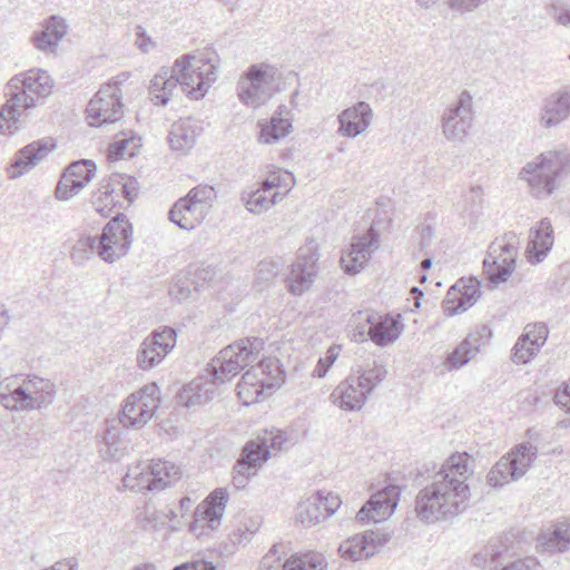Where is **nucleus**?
Here are the masks:
<instances>
[{"label": "nucleus", "mask_w": 570, "mask_h": 570, "mask_svg": "<svg viewBox=\"0 0 570 570\" xmlns=\"http://www.w3.org/2000/svg\"><path fill=\"white\" fill-rule=\"evenodd\" d=\"M472 473L471 456L466 452L446 459L431 483L416 495L417 518L431 524L460 515L469 504L470 489L466 481Z\"/></svg>", "instance_id": "1"}, {"label": "nucleus", "mask_w": 570, "mask_h": 570, "mask_svg": "<svg viewBox=\"0 0 570 570\" xmlns=\"http://www.w3.org/2000/svg\"><path fill=\"white\" fill-rule=\"evenodd\" d=\"M264 342L258 337H246L229 344L205 368L203 383L191 382L179 395L186 407L202 405L213 399L214 386L225 384L246 366L258 361Z\"/></svg>", "instance_id": "2"}, {"label": "nucleus", "mask_w": 570, "mask_h": 570, "mask_svg": "<svg viewBox=\"0 0 570 570\" xmlns=\"http://www.w3.org/2000/svg\"><path fill=\"white\" fill-rule=\"evenodd\" d=\"M217 65L210 58L185 55L171 70L163 69L150 80L149 95L155 105L165 106L179 86L193 99H200L215 82Z\"/></svg>", "instance_id": "3"}, {"label": "nucleus", "mask_w": 570, "mask_h": 570, "mask_svg": "<svg viewBox=\"0 0 570 570\" xmlns=\"http://www.w3.org/2000/svg\"><path fill=\"white\" fill-rule=\"evenodd\" d=\"M132 240L131 224L125 215L118 214L106 224L100 236L78 239L71 249V258L82 264L97 254L102 261L114 263L127 255Z\"/></svg>", "instance_id": "4"}, {"label": "nucleus", "mask_w": 570, "mask_h": 570, "mask_svg": "<svg viewBox=\"0 0 570 570\" xmlns=\"http://www.w3.org/2000/svg\"><path fill=\"white\" fill-rule=\"evenodd\" d=\"M569 170L570 150L553 149L527 163L520 171V178L528 183L532 196L547 198L557 189V180Z\"/></svg>", "instance_id": "5"}, {"label": "nucleus", "mask_w": 570, "mask_h": 570, "mask_svg": "<svg viewBox=\"0 0 570 570\" xmlns=\"http://www.w3.org/2000/svg\"><path fill=\"white\" fill-rule=\"evenodd\" d=\"M283 79V73L276 66L267 62L253 63L237 81V98L246 107L257 109L282 91Z\"/></svg>", "instance_id": "6"}, {"label": "nucleus", "mask_w": 570, "mask_h": 570, "mask_svg": "<svg viewBox=\"0 0 570 570\" xmlns=\"http://www.w3.org/2000/svg\"><path fill=\"white\" fill-rule=\"evenodd\" d=\"M386 375L387 370L382 364L374 363L370 368L358 367L334 389L331 397L344 411H360Z\"/></svg>", "instance_id": "7"}, {"label": "nucleus", "mask_w": 570, "mask_h": 570, "mask_svg": "<svg viewBox=\"0 0 570 570\" xmlns=\"http://www.w3.org/2000/svg\"><path fill=\"white\" fill-rule=\"evenodd\" d=\"M128 79L122 73L108 83L101 86L98 92L91 98L87 106L88 122L92 127H100L107 124L119 121L124 116V104L121 102V90L119 86Z\"/></svg>", "instance_id": "8"}, {"label": "nucleus", "mask_w": 570, "mask_h": 570, "mask_svg": "<svg viewBox=\"0 0 570 570\" xmlns=\"http://www.w3.org/2000/svg\"><path fill=\"white\" fill-rule=\"evenodd\" d=\"M53 80L51 76L42 69H31L24 73L13 76L6 86V96H12L13 101H18L23 110L32 109L37 106L36 98H47L51 95Z\"/></svg>", "instance_id": "9"}, {"label": "nucleus", "mask_w": 570, "mask_h": 570, "mask_svg": "<svg viewBox=\"0 0 570 570\" xmlns=\"http://www.w3.org/2000/svg\"><path fill=\"white\" fill-rule=\"evenodd\" d=\"M160 405V390L150 383L131 393L124 401L119 413V424L126 429H141L155 415Z\"/></svg>", "instance_id": "10"}, {"label": "nucleus", "mask_w": 570, "mask_h": 570, "mask_svg": "<svg viewBox=\"0 0 570 570\" xmlns=\"http://www.w3.org/2000/svg\"><path fill=\"white\" fill-rule=\"evenodd\" d=\"M518 236L507 233L502 238L491 243L483 268L487 278L492 284L507 282L515 268L518 256Z\"/></svg>", "instance_id": "11"}, {"label": "nucleus", "mask_w": 570, "mask_h": 570, "mask_svg": "<svg viewBox=\"0 0 570 570\" xmlns=\"http://www.w3.org/2000/svg\"><path fill=\"white\" fill-rule=\"evenodd\" d=\"M442 134L449 141L462 142L473 126V98L463 90L441 117Z\"/></svg>", "instance_id": "12"}, {"label": "nucleus", "mask_w": 570, "mask_h": 570, "mask_svg": "<svg viewBox=\"0 0 570 570\" xmlns=\"http://www.w3.org/2000/svg\"><path fill=\"white\" fill-rule=\"evenodd\" d=\"M535 458V449L521 444L515 451L502 456L488 474V483L493 487H503L511 481L523 476Z\"/></svg>", "instance_id": "13"}, {"label": "nucleus", "mask_w": 570, "mask_h": 570, "mask_svg": "<svg viewBox=\"0 0 570 570\" xmlns=\"http://www.w3.org/2000/svg\"><path fill=\"white\" fill-rule=\"evenodd\" d=\"M177 334L171 327L156 330L140 343L137 351V366L142 371L156 367L176 345Z\"/></svg>", "instance_id": "14"}, {"label": "nucleus", "mask_w": 570, "mask_h": 570, "mask_svg": "<svg viewBox=\"0 0 570 570\" xmlns=\"http://www.w3.org/2000/svg\"><path fill=\"white\" fill-rule=\"evenodd\" d=\"M380 236L374 228L366 234L353 237L348 248L342 252L341 266L346 274L356 275L368 264L372 254L379 248Z\"/></svg>", "instance_id": "15"}, {"label": "nucleus", "mask_w": 570, "mask_h": 570, "mask_svg": "<svg viewBox=\"0 0 570 570\" xmlns=\"http://www.w3.org/2000/svg\"><path fill=\"white\" fill-rule=\"evenodd\" d=\"M570 118V86L561 87L542 99L538 115L539 127L549 130Z\"/></svg>", "instance_id": "16"}, {"label": "nucleus", "mask_w": 570, "mask_h": 570, "mask_svg": "<svg viewBox=\"0 0 570 570\" xmlns=\"http://www.w3.org/2000/svg\"><path fill=\"white\" fill-rule=\"evenodd\" d=\"M96 170V164L91 160L73 161L62 174L56 188V197L59 200H69L94 178Z\"/></svg>", "instance_id": "17"}, {"label": "nucleus", "mask_w": 570, "mask_h": 570, "mask_svg": "<svg viewBox=\"0 0 570 570\" xmlns=\"http://www.w3.org/2000/svg\"><path fill=\"white\" fill-rule=\"evenodd\" d=\"M401 489L396 485H386L374 493L356 514L358 521L380 523L391 517L399 503Z\"/></svg>", "instance_id": "18"}, {"label": "nucleus", "mask_w": 570, "mask_h": 570, "mask_svg": "<svg viewBox=\"0 0 570 570\" xmlns=\"http://www.w3.org/2000/svg\"><path fill=\"white\" fill-rule=\"evenodd\" d=\"M227 502V490L224 488L215 489L195 509L194 521L190 523V530L196 532L198 528L216 529L220 524V519L224 515Z\"/></svg>", "instance_id": "19"}, {"label": "nucleus", "mask_w": 570, "mask_h": 570, "mask_svg": "<svg viewBox=\"0 0 570 570\" xmlns=\"http://www.w3.org/2000/svg\"><path fill=\"white\" fill-rule=\"evenodd\" d=\"M318 255L314 250L301 253L292 264V269L286 278L287 289L291 294L301 296L311 289L317 276Z\"/></svg>", "instance_id": "20"}, {"label": "nucleus", "mask_w": 570, "mask_h": 570, "mask_svg": "<svg viewBox=\"0 0 570 570\" xmlns=\"http://www.w3.org/2000/svg\"><path fill=\"white\" fill-rule=\"evenodd\" d=\"M372 120L373 110L371 106L365 101H358L337 116L340 125L337 134L343 137L355 138L367 130Z\"/></svg>", "instance_id": "21"}, {"label": "nucleus", "mask_w": 570, "mask_h": 570, "mask_svg": "<svg viewBox=\"0 0 570 570\" xmlns=\"http://www.w3.org/2000/svg\"><path fill=\"white\" fill-rule=\"evenodd\" d=\"M121 424L115 420L106 422L99 453L105 461H120L128 454L130 439L129 433Z\"/></svg>", "instance_id": "22"}, {"label": "nucleus", "mask_w": 570, "mask_h": 570, "mask_svg": "<svg viewBox=\"0 0 570 570\" xmlns=\"http://www.w3.org/2000/svg\"><path fill=\"white\" fill-rule=\"evenodd\" d=\"M20 385L30 411L50 406L57 395V386L49 379L32 375L24 379Z\"/></svg>", "instance_id": "23"}, {"label": "nucleus", "mask_w": 570, "mask_h": 570, "mask_svg": "<svg viewBox=\"0 0 570 570\" xmlns=\"http://www.w3.org/2000/svg\"><path fill=\"white\" fill-rule=\"evenodd\" d=\"M479 286L475 279H470L469 284L461 281L451 286L442 302L444 314L453 316L471 307L479 297Z\"/></svg>", "instance_id": "24"}, {"label": "nucleus", "mask_w": 570, "mask_h": 570, "mask_svg": "<svg viewBox=\"0 0 570 570\" xmlns=\"http://www.w3.org/2000/svg\"><path fill=\"white\" fill-rule=\"evenodd\" d=\"M68 32V24L65 18L52 14L42 23V29L32 36L35 47L42 52H56L59 42Z\"/></svg>", "instance_id": "25"}, {"label": "nucleus", "mask_w": 570, "mask_h": 570, "mask_svg": "<svg viewBox=\"0 0 570 570\" xmlns=\"http://www.w3.org/2000/svg\"><path fill=\"white\" fill-rule=\"evenodd\" d=\"M366 322L370 324L367 334L379 346H386L395 342L403 331V325L391 315L368 314Z\"/></svg>", "instance_id": "26"}, {"label": "nucleus", "mask_w": 570, "mask_h": 570, "mask_svg": "<svg viewBox=\"0 0 570 570\" xmlns=\"http://www.w3.org/2000/svg\"><path fill=\"white\" fill-rule=\"evenodd\" d=\"M208 210L186 197L179 198L168 213L170 222L185 230H191L203 223Z\"/></svg>", "instance_id": "27"}, {"label": "nucleus", "mask_w": 570, "mask_h": 570, "mask_svg": "<svg viewBox=\"0 0 570 570\" xmlns=\"http://www.w3.org/2000/svg\"><path fill=\"white\" fill-rule=\"evenodd\" d=\"M529 238L527 258L530 263H540L553 245V229L549 219H541L539 225L530 230Z\"/></svg>", "instance_id": "28"}, {"label": "nucleus", "mask_w": 570, "mask_h": 570, "mask_svg": "<svg viewBox=\"0 0 570 570\" xmlns=\"http://www.w3.org/2000/svg\"><path fill=\"white\" fill-rule=\"evenodd\" d=\"M200 132L202 126L198 120L193 118L179 119L171 125L168 141L171 149L186 153L195 146Z\"/></svg>", "instance_id": "29"}, {"label": "nucleus", "mask_w": 570, "mask_h": 570, "mask_svg": "<svg viewBox=\"0 0 570 570\" xmlns=\"http://www.w3.org/2000/svg\"><path fill=\"white\" fill-rule=\"evenodd\" d=\"M289 114L291 111L287 106L279 105L268 121L259 124V141L275 144L285 138L293 127Z\"/></svg>", "instance_id": "30"}, {"label": "nucleus", "mask_w": 570, "mask_h": 570, "mask_svg": "<svg viewBox=\"0 0 570 570\" xmlns=\"http://www.w3.org/2000/svg\"><path fill=\"white\" fill-rule=\"evenodd\" d=\"M52 139H40L29 144L28 146L20 149L16 156L13 166L18 169V173L12 176L22 175L32 168L38 161L43 159L49 151L55 148Z\"/></svg>", "instance_id": "31"}, {"label": "nucleus", "mask_w": 570, "mask_h": 570, "mask_svg": "<svg viewBox=\"0 0 570 570\" xmlns=\"http://www.w3.org/2000/svg\"><path fill=\"white\" fill-rule=\"evenodd\" d=\"M538 542L549 552H566L570 549V522L559 521L552 530L539 535Z\"/></svg>", "instance_id": "32"}, {"label": "nucleus", "mask_w": 570, "mask_h": 570, "mask_svg": "<svg viewBox=\"0 0 570 570\" xmlns=\"http://www.w3.org/2000/svg\"><path fill=\"white\" fill-rule=\"evenodd\" d=\"M150 470L156 491L165 490L175 484L181 476V470L178 465L166 460H153Z\"/></svg>", "instance_id": "33"}, {"label": "nucleus", "mask_w": 570, "mask_h": 570, "mask_svg": "<svg viewBox=\"0 0 570 570\" xmlns=\"http://www.w3.org/2000/svg\"><path fill=\"white\" fill-rule=\"evenodd\" d=\"M150 463H137L128 468L122 478L124 487L136 492L156 491L151 475Z\"/></svg>", "instance_id": "34"}, {"label": "nucleus", "mask_w": 570, "mask_h": 570, "mask_svg": "<svg viewBox=\"0 0 570 570\" xmlns=\"http://www.w3.org/2000/svg\"><path fill=\"white\" fill-rule=\"evenodd\" d=\"M7 102L0 110V134L13 135L21 125L23 108L18 101L12 100V96H7Z\"/></svg>", "instance_id": "35"}, {"label": "nucleus", "mask_w": 570, "mask_h": 570, "mask_svg": "<svg viewBox=\"0 0 570 570\" xmlns=\"http://www.w3.org/2000/svg\"><path fill=\"white\" fill-rule=\"evenodd\" d=\"M259 371H256V365H252L243 376L237 385L238 395L240 397H249L253 394L257 397L263 393L265 386H272L274 382L266 381L265 377L259 376Z\"/></svg>", "instance_id": "36"}, {"label": "nucleus", "mask_w": 570, "mask_h": 570, "mask_svg": "<svg viewBox=\"0 0 570 570\" xmlns=\"http://www.w3.org/2000/svg\"><path fill=\"white\" fill-rule=\"evenodd\" d=\"M242 199L245 207L253 214H262L283 199L281 193L275 191L272 195H266L264 190H254L243 194Z\"/></svg>", "instance_id": "37"}, {"label": "nucleus", "mask_w": 570, "mask_h": 570, "mask_svg": "<svg viewBox=\"0 0 570 570\" xmlns=\"http://www.w3.org/2000/svg\"><path fill=\"white\" fill-rule=\"evenodd\" d=\"M116 193L112 188V183L102 180L100 187L91 196V204L94 209L102 217H108L114 207L116 206Z\"/></svg>", "instance_id": "38"}, {"label": "nucleus", "mask_w": 570, "mask_h": 570, "mask_svg": "<svg viewBox=\"0 0 570 570\" xmlns=\"http://www.w3.org/2000/svg\"><path fill=\"white\" fill-rule=\"evenodd\" d=\"M326 560L323 554L308 552L294 556L284 563V570H326Z\"/></svg>", "instance_id": "39"}, {"label": "nucleus", "mask_w": 570, "mask_h": 570, "mask_svg": "<svg viewBox=\"0 0 570 570\" xmlns=\"http://www.w3.org/2000/svg\"><path fill=\"white\" fill-rule=\"evenodd\" d=\"M365 542L366 538L362 537V533L355 534L340 544L338 552L342 558L350 559L352 561L368 559L371 558L368 554L370 548H366Z\"/></svg>", "instance_id": "40"}, {"label": "nucleus", "mask_w": 570, "mask_h": 570, "mask_svg": "<svg viewBox=\"0 0 570 570\" xmlns=\"http://www.w3.org/2000/svg\"><path fill=\"white\" fill-rule=\"evenodd\" d=\"M476 338L466 337L449 354L446 363L454 368L464 366L478 352Z\"/></svg>", "instance_id": "41"}, {"label": "nucleus", "mask_w": 570, "mask_h": 570, "mask_svg": "<svg viewBox=\"0 0 570 570\" xmlns=\"http://www.w3.org/2000/svg\"><path fill=\"white\" fill-rule=\"evenodd\" d=\"M242 458L256 468H261L271 458V452L266 440L249 441L243 448Z\"/></svg>", "instance_id": "42"}, {"label": "nucleus", "mask_w": 570, "mask_h": 570, "mask_svg": "<svg viewBox=\"0 0 570 570\" xmlns=\"http://www.w3.org/2000/svg\"><path fill=\"white\" fill-rule=\"evenodd\" d=\"M112 183L115 193L121 191L124 197L131 204L138 195V181L130 176H122L120 174H112L109 178Z\"/></svg>", "instance_id": "43"}, {"label": "nucleus", "mask_w": 570, "mask_h": 570, "mask_svg": "<svg viewBox=\"0 0 570 570\" xmlns=\"http://www.w3.org/2000/svg\"><path fill=\"white\" fill-rule=\"evenodd\" d=\"M325 514L317 511V505L309 498L297 507L296 520L304 527H313L325 520Z\"/></svg>", "instance_id": "44"}, {"label": "nucleus", "mask_w": 570, "mask_h": 570, "mask_svg": "<svg viewBox=\"0 0 570 570\" xmlns=\"http://www.w3.org/2000/svg\"><path fill=\"white\" fill-rule=\"evenodd\" d=\"M502 551L495 543H490L483 547L479 552L473 556V564L482 569L497 568Z\"/></svg>", "instance_id": "45"}, {"label": "nucleus", "mask_w": 570, "mask_h": 570, "mask_svg": "<svg viewBox=\"0 0 570 570\" xmlns=\"http://www.w3.org/2000/svg\"><path fill=\"white\" fill-rule=\"evenodd\" d=\"M392 531L385 528H375L366 530L362 533V537L366 538V548L368 549L370 557L376 554L392 538Z\"/></svg>", "instance_id": "46"}, {"label": "nucleus", "mask_w": 570, "mask_h": 570, "mask_svg": "<svg viewBox=\"0 0 570 570\" xmlns=\"http://www.w3.org/2000/svg\"><path fill=\"white\" fill-rule=\"evenodd\" d=\"M282 269V264L273 258H266L258 263L256 268V281L259 284L273 283Z\"/></svg>", "instance_id": "47"}, {"label": "nucleus", "mask_w": 570, "mask_h": 570, "mask_svg": "<svg viewBox=\"0 0 570 570\" xmlns=\"http://www.w3.org/2000/svg\"><path fill=\"white\" fill-rule=\"evenodd\" d=\"M185 197L209 212L213 207L216 191L209 185H198L191 188Z\"/></svg>", "instance_id": "48"}, {"label": "nucleus", "mask_w": 570, "mask_h": 570, "mask_svg": "<svg viewBox=\"0 0 570 570\" xmlns=\"http://www.w3.org/2000/svg\"><path fill=\"white\" fill-rule=\"evenodd\" d=\"M549 330L543 323L529 324L525 326L523 334L520 336L530 342L532 350H540L547 342Z\"/></svg>", "instance_id": "49"}, {"label": "nucleus", "mask_w": 570, "mask_h": 570, "mask_svg": "<svg viewBox=\"0 0 570 570\" xmlns=\"http://www.w3.org/2000/svg\"><path fill=\"white\" fill-rule=\"evenodd\" d=\"M196 289L194 282L187 276H178L170 286L169 295L173 299L183 303L193 296Z\"/></svg>", "instance_id": "50"}, {"label": "nucleus", "mask_w": 570, "mask_h": 570, "mask_svg": "<svg viewBox=\"0 0 570 570\" xmlns=\"http://www.w3.org/2000/svg\"><path fill=\"white\" fill-rule=\"evenodd\" d=\"M1 404L10 411H30L21 385L8 394H0Z\"/></svg>", "instance_id": "51"}, {"label": "nucleus", "mask_w": 570, "mask_h": 570, "mask_svg": "<svg viewBox=\"0 0 570 570\" xmlns=\"http://www.w3.org/2000/svg\"><path fill=\"white\" fill-rule=\"evenodd\" d=\"M531 343L525 341L524 338L519 337L512 353V361L517 364H525L528 363L538 352L539 350H532Z\"/></svg>", "instance_id": "52"}, {"label": "nucleus", "mask_w": 570, "mask_h": 570, "mask_svg": "<svg viewBox=\"0 0 570 570\" xmlns=\"http://www.w3.org/2000/svg\"><path fill=\"white\" fill-rule=\"evenodd\" d=\"M490 0H445L446 7L456 13L465 14L475 11Z\"/></svg>", "instance_id": "53"}, {"label": "nucleus", "mask_w": 570, "mask_h": 570, "mask_svg": "<svg viewBox=\"0 0 570 570\" xmlns=\"http://www.w3.org/2000/svg\"><path fill=\"white\" fill-rule=\"evenodd\" d=\"M256 371H259V376L265 377L266 381L273 382L276 381L278 375L281 374V368L278 364V360L276 358H266L256 361Z\"/></svg>", "instance_id": "54"}, {"label": "nucleus", "mask_w": 570, "mask_h": 570, "mask_svg": "<svg viewBox=\"0 0 570 570\" xmlns=\"http://www.w3.org/2000/svg\"><path fill=\"white\" fill-rule=\"evenodd\" d=\"M338 353H340L338 346H331L326 352V356L321 357L318 360V362L313 371V375L316 377H320V379L324 377L326 375L328 368L331 367V365L337 358Z\"/></svg>", "instance_id": "55"}, {"label": "nucleus", "mask_w": 570, "mask_h": 570, "mask_svg": "<svg viewBox=\"0 0 570 570\" xmlns=\"http://www.w3.org/2000/svg\"><path fill=\"white\" fill-rule=\"evenodd\" d=\"M271 177L276 188H284L285 193L289 191L294 185V176L288 171H271Z\"/></svg>", "instance_id": "56"}, {"label": "nucleus", "mask_w": 570, "mask_h": 570, "mask_svg": "<svg viewBox=\"0 0 570 570\" xmlns=\"http://www.w3.org/2000/svg\"><path fill=\"white\" fill-rule=\"evenodd\" d=\"M501 570H544L543 567L533 558L519 559L505 566Z\"/></svg>", "instance_id": "57"}, {"label": "nucleus", "mask_w": 570, "mask_h": 570, "mask_svg": "<svg viewBox=\"0 0 570 570\" xmlns=\"http://www.w3.org/2000/svg\"><path fill=\"white\" fill-rule=\"evenodd\" d=\"M551 17L558 24L570 28V8L553 4L551 7Z\"/></svg>", "instance_id": "58"}, {"label": "nucleus", "mask_w": 570, "mask_h": 570, "mask_svg": "<svg viewBox=\"0 0 570 570\" xmlns=\"http://www.w3.org/2000/svg\"><path fill=\"white\" fill-rule=\"evenodd\" d=\"M257 471L258 468L252 465L242 456L236 461V464L234 466V472L239 473L240 475L245 476L248 480L255 476L257 474Z\"/></svg>", "instance_id": "59"}, {"label": "nucleus", "mask_w": 570, "mask_h": 570, "mask_svg": "<svg viewBox=\"0 0 570 570\" xmlns=\"http://www.w3.org/2000/svg\"><path fill=\"white\" fill-rule=\"evenodd\" d=\"M554 402L566 412L570 413V377L563 390L558 391L554 395Z\"/></svg>", "instance_id": "60"}, {"label": "nucleus", "mask_w": 570, "mask_h": 570, "mask_svg": "<svg viewBox=\"0 0 570 570\" xmlns=\"http://www.w3.org/2000/svg\"><path fill=\"white\" fill-rule=\"evenodd\" d=\"M128 140L121 139L114 144H111L108 148V159L118 160L125 155V150L127 148Z\"/></svg>", "instance_id": "61"}, {"label": "nucleus", "mask_w": 570, "mask_h": 570, "mask_svg": "<svg viewBox=\"0 0 570 570\" xmlns=\"http://www.w3.org/2000/svg\"><path fill=\"white\" fill-rule=\"evenodd\" d=\"M323 501L326 505V508H324L325 510H327V512H324L326 519L330 518L332 514H334V512L337 510V508L341 505V500L338 498V495L336 494H333V493H324L323 492Z\"/></svg>", "instance_id": "62"}, {"label": "nucleus", "mask_w": 570, "mask_h": 570, "mask_svg": "<svg viewBox=\"0 0 570 570\" xmlns=\"http://www.w3.org/2000/svg\"><path fill=\"white\" fill-rule=\"evenodd\" d=\"M268 444V449L274 451H281L283 445L286 443L287 439L282 432H277L276 434H272L268 439H265Z\"/></svg>", "instance_id": "63"}, {"label": "nucleus", "mask_w": 570, "mask_h": 570, "mask_svg": "<svg viewBox=\"0 0 570 570\" xmlns=\"http://www.w3.org/2000/svg\"><path fill=\"white\" fill-rule=\"evenodd\" d=\"M185 570H216L212 562L206 560H196L185 563Z\"/></svg>", "instance_id": "64"}]
</instances>
